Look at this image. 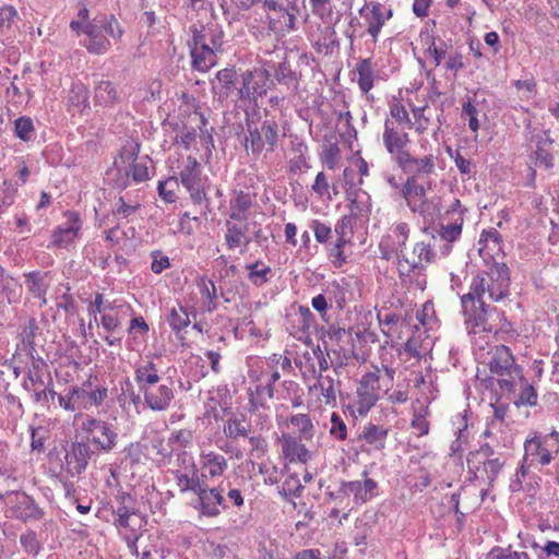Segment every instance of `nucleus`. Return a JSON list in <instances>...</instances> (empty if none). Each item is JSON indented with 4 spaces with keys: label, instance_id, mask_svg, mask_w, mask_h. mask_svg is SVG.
Masks as SVG:
<instances>
[{
    "label": "nucleus",
    "instance_id": "f257e3e1",
    "mask_svg": "<svg viewBox=\"0 0 559 559\" xmlns=\"http://www.w3.org/2000/svg\"><path fill=\"white\" fill-rule=\"evenodd\" d=\"M509 294V277L506 272L491 270L477 273L469 284V290L461 297L464 322L468 333L473 336L476 348L484 350L483 340L488 338L492 332L487 326L488 309L484 297L487 295L492 301H500Z\"/></svg>",
    "mask_w": 559,
    "mask_h": 559
},
{
    "label": "nucleus",
    "instance_id": "f03ea898",
    "mask_svg": "<svg viewBox=\"0 0 559 559\" xmlns=\"http://www.w3.org/2000/svg\"><path fill=\"white\" fill-rule=\"evenodd\" d=\"M490 358L487 362L490 374L497 380L502 393L514 391L518 380L523 381L522 369L515 364L512 352L504 345L495 346L488 352Z\"/></svg>",
    "mask_w": 559,
    "mask_h": 559
},
{
    "label": "nucleus",
    "instance_id": "7ed1b4c3",
    "mask_svg": "<svg viewBox=\"0 0 559 559\" xmlns=\"http://www.w3.org/2000/svg\"><path fill=\"white\" fill-rule=\"evenodd\" d=\"M557 454H559V432L556 430L547 435L533 432L524 441L523 461L528 466L535 464L546 466Z\"/></svg>",
    "mask_w": 559,
    "mask_h": 559
},
{
    "label": "nucleus",
    "instance_id": "20e7f679",
    "mask_svg": "<svg viewBox=\"0 0 559 559\" xmlns=\"http://www.w3.org/2000/svg\"><path fill=\"white\" fill-rule=\"evenodd\" d=\"M70 28L78 35L80 33L86 35L82 45L92 53H105L111 46L109 38L103 35L102 25L97 19L90 20V12L85 7L81 8L76 17L71 21Z\"/></svg>",
    "mask_w": 559,
    "mask_h": 559
},
{
    "label": "nucleus",
    "instance_id": "39448f33",
    "mask_svg": "<svg viewBox=\"0 0 559 559\" xmlns=\"http://www.w3.org/2000/svg\"><path fill=\"white\" fill-rule=\"evenodd\" d=\"M403 198L407 206L414 213L419 214L425 221H433L439 214L438 198H428L423 185L409 177L402 188Z\"/></svg>",
    "mask_w": 559,
    "mask_h": 559
},
{
    "label": "nucleus",
    "instance_id": "423d86ee",
    "mask_svg": "<svg viewBox=\"0 0 559 559\" xmlns=\"http://www.w3.org/2000/svg\"><path fill=\"white\" fill-rule=\"evenodd\" d=\"M81 429L86 435V442L99 452L109 453L117 445L118 433L112 425L105 420L86 416Z\"/></svg>",
    "mask_w": 559,
    "mask_h": 559
},
{
    "label": "nucleus",
    "instance_id": "0eeeda50",
    "mask_svg": "<svg viewBox=\"0 0 559 559\" xmlns=\"http://www.w3.org/2000/svg\"><path fill=\"white\" fill-rule=\"evenodd\" d=\"M140 147L138 143L126 144L119 156L115 159L114 166L118 173H123L132 178L134 182H143L148 179V168L146 163L136 162Z\"/></svg>",
    "mask_w": 559,
    "mask_h": 559
},
{
    "label": "nucleus",
    "instance_id": "6e6552de",
    "mask_svg": "<svg viewBox=\"0 0 559 559\" xmlns=\"http://www.w3.org/2000/svg\"><path fill=\"white\" fill-rule=\"evenodd\" d=\"M435 259V252L430 243L418 241L412 250H403L399 259V271L402 275L411 272H420Z\"/></svg>",
    "mask_w": 559,
    "mask_h": 559
},
{
    "label": "nucleus",
    "instance_id": "1a4fd4ad",
    "mask_svg": "<svg viewBox=\"0 0 559 559\" xmlns=\"http://www.w3.org/2000/svg\"><path fill=\"white\" fill-rule=\"evenodd\" d=\"M381 370L365 374L357 388L356 411L360 416L366 415L380 397Z\"/></svg>",
    "mask_w": 559,
    "mask_h": 559
},
{
    "label": "nucleus",
    "instance_id": "9d476101",
    "mask_svg": "<svg viewBox=\"0 0 559 559\" xmlns=\"http://www.w3.org/2000/svg\"><path fill=\"white\" fill-rule=\"evenodd\" d=\"M242 85L238 90V97L242 100L254 102L266 94L270 83V73L265 69L246 71L242 75Z\"/></svg>",
    "mask_w": 559,
    "mask_h": 559
},
{
    "label": "nucleus",
    "instance_id": "9b49d317",
    "mask_svg": "<svg viewBox=\"0 0 559 559\" xmlns=\"http://www.w3.org/2000/svg\"><path fill=\"white\" fill-rule=\"evenodd\" d=\"M223 491L221 487L210 488L207 483H203L193 492L197 496L193 501L194 509L203 516H217L224 502Z\"/></svg>",
    "mask_w": 559,
    "mask_h": 559
},
{
    "label": "nucleus",
    "instance_id": "f8f14e48",
    "mask_svg": "<svg viewBox=\"0 0 559 559\" xmlns=\"http://www.w3.org/2000/svg\"><path fill=\"white\" fill-rule=\"evenodd\" d=\"M180 464L171 473L180 492H194L203 481L192 456L182 454L178 457Z\"/></svg>",
    "mask_w": 559,
    "mask_h": 559
},
{
    "label": "nucleus",
    "instance_id": "ddd939ff",
    "mask_svg": "<svg viewBox=\"0 0 559 559\" xmlns=\"http://www.w3.org/2000/svg\"><path fill=\"white\" fill-rule=\"evenodd\" d=\"M198 466L202 481L209 483L224 475L228 468V462L223 454L201 448Z\"/></svg>",
    "mask_w": 559,
    "mask_h": 559
},
{
    "label": "nucleus",
    "instance_id": "4468645a",
    "mask_svg": "<svg viewBox=\"0 0 559 559\" xmlns=\"http://www.w3.org/2000/svg\"><path fill=\"white\" fill-rule=\"evenodd\" d=\"M531 143L535 145V150L530 154V169L535 174L534 167H543L550 169L554 166V156L549 152V147L554 141L548 131H540L533 134Z\"/></svg>",
    "mask_w": 559,
    "mask_h": 559
},
{
    "label": "nucleus",
    "instance_id": "2eb2a0df",
    "mask_svg": "<svg viewBox=\"0 0 559 559\" xmlns=\"http://www.w3.org/2000/svg\"><path fill=\"white\" fill-rule=\"evenodd\" d=\"M92 454V448L87 442H72L64 456L66 471L71 476L80 475L86 469Z\"/></svg>",
    "mask_w": 559,
    "mask_h": 559
},
{
    "label": "nucleus",
    "instance_id": "dca6fc26",
    "mask_svg": "<svg viewBox=\"0 0 559 559\" xmlns=\"http://www.w3.org/2000/svg\"><path fill=\"white\" fill-rule=\"evenodd\" d=\"M201 168L195 157L188 156L180 171V181L190 192V197L194 202L200 203L205 193L201 186Z\"/></svg>",
    "mask_w": 559,
    "mask_h": 559
},
{
    "label": "nucleus",
    "instance_id": "f3484780",
    "mask_svg": "<svg viewBox=\"0 0 559 559\" xmlns=\"http://www.w3.org/2000/svg\"><path fill=\"white\" fill-rule=\"evenodd\" d=\"M382 139L384 147L389 154L394 156L395 162L399 156L408 152L406 146L411 142V139L408 133L403 130L402 126H394L392 122H384Z\"/></svg>",
    "mask_w": 559,
    "mask_h": 559
},
{
    "label": "nucleus",
    "instance_id": "a211bd4d",
    "mask_svg": "<svg viewBox=\"0 0 559 559\" xmlns=\"http://www.w3.org/2000/svg\"><path fill=\"white\" fill-rule=\"evenodd\" d=\"M67 222L59 225L52 234V245L59 248H67L79 237L82 223L76 213H69Z\"/></svg>",
    "mask_w": 559,
    "mask_h": 559
},
{
    "label": "nucleus",
    "instance_id": "6ab92c4d",
    "mask_svg": "<svg viewBox=\"0 0 559 559\" xmlns=\"http://www.w3.org/2000/svg\"><path fill=\"white\" fill-rule=\"evenodd\" d=\"M74 393L78 412L86 411L92 406H99L108 396L107 388L102 385L93 386L91 383L74 386Z\"/></svg>",
    "mask_w": 559,
    "mask_h": 559
},
{
    "label": "nucleus",
    "instance_id": "aec40b11",
    "mask_svg": "<svg viewBox=\"0 0 559 559\" xmlns=\"http://www.w3.org/2000/svg\"><path fill=\"white\" fill-rule=\"evenodd\" d=\"M367 23V32L377 41L378 35L385 22L392 16L391 10H386L381 3H371L360 10Z\"/></svg>",
    "mask_w": 559,
    "mask_h": 559
},
{
    "label": "nucleus",
    "instance_id": "412c9836",
    "mask_svg": "<svg viewBox=\"0 0 559 559\" xmlns=\"http://www.w3.org/2000/svg\"><path fill=\"white\" fill-rule=\"evenodd\" d=\"M396 164L406 174L415 176L430 175L435 171V157L427 155L420 158L414 157L409 152L397 157Z\"/></svg>",
    "mask_w": 559,
    "mask_h": 559
},
{
    "label": "nucleus",
    "instance_id": "4be33fe9",
    "mask_svg": "<svg viewBox=\"0 0 559 559\" xmlns=\"http://www.w3.org/2000/svg\"><path fill=\"white\" fill-rule=\"evenodd\" d=\"M144 402L148 408L155 412L166 411L174 400V390L167 384H156L143 392Z\"/></svg>",
    "mask_w": 559,
    "mask_h": 559
},
{
    "label": "nucleus",
    "instance_id": "5701e85b",
    "mask_svg": "<svg viewBox=\"0 0 559 559\" xmlns=\"http://www.w3.org/2000/svg\"><path fill=\"white\" fill-rule=\"evenodd\" d=\"M409 236V226L404 222L396 223L391 231L381 242L380 248L384 250V254L402 252Z\"/></svg>",
    "mask_w": 559,
    "mask_h": 559
},
{
    "label": "nucleus",
    "instance_id": "b1692460",
    "mask_svg": "<svg viewBox=\"0 0 559 559\" xmlns=\"http://www.w3.org/2000/svg\"><path fill=\"white\" fill-rule=\"evenodd\" d=\"M338 391V381L330 374L320 373L317 382L310 386V392L318 395L320 403L325 405L336 404V394Z\"/></svg>",
    "mask_w": 559,
    "mask_h": 559
},
{
    "label": "nucleus",
    "instance_id": "393cba45",
    "mask_svg": "<svg viewBox=\"0 0 559 559\" xmlns=\"http://www.w3.org/2000/svg\"><path fill=\"white\" fill-rule=\"evenodd\" d=\"M377 483L371 478L344 483L342 491L352 495L356 503L362 504L376 496Z\"/></svg>",
    "mask_w": 559,
    "mask_h": 559
},
{
    "label": "nucleus",
    "instance_id": "a878e982",
    "mask_svg": "<svg viewBox=\"0 0 559 559\" xmlns=\"http://www.w3.org/2000/svg\"><path fill=\"white\" fill-rule=\"evenodd\" d=\"M190 32L192 34V37L188 41L189 48L210 45H213L214 47L222 46L223 33L214 26L205 27L203 25H200L198 27L193 25L192 27H190Z\"/></svg>",
    "mask_w": 559,
    "mask_h": 559
},
{
    "label": "nucleus",
    "instance_id": "bb28decb",
    "mask_svg": "<svg viewBox=\"0 0 559 559\" xmlns=\"http://www.w3.org/2000/svg\"><path fill=\"white\" fill-rule=\"evenodd\" d=\"M25 286L34 298L39 300V307L47 305L46 295L50 286L48 273L31 272L25 275Z\"/></svg>",
    "mask_w": 559,
    "mask_h": 559
},
{
    "label": "nucleus",
    "instance_id": "cd10ccee",
    "mask_svg": "<svg viewBox=\"0 0 559 559\" xmlns=\"http://www.w3.org/2000/svg\"><path fill=\"white\" fill-rule=\"evenodd\" d=\"M253 383L248 388V409L259 411L260 408H270L267 402L274 396L273 388H269L255 377H251Z\"/></svg>",
    "mask_w": 559,
    "mask_h": 559
},
{
    "label": "nucleus",
    "instance_id": "c85d7f7f",
    "mask_svg": "<svg viewBox=\"0 0 559 559\" xmlns=\"http://www.w3.org/2000/svg\"><path fill=\"white\" fill-rule=\"evenodd\" d=\"M282 451L289 462L306 463L310 459V452L296 437L284 433L281 438Z\"/></svg>",
    "mask_w": 559,
    "mask_h": 559
},
{
    "label": "nucleus",
    "instance_id": "c756f323",
    "mask_svg": "<svg viewBox=\"0 0 559 559\" xmlns=\"http://www.w3.org/2000/svg\"><path fill=\"white\" fill-rule=\"evenodd\" d=\"M22 292V285L0 269V308L5 304L19 302Z\"/></svg>",
    "mask_w": 559,
    "mask_h": 559
},
{
    "label": "nucleus",
    "instance_id": "7c9ffc66",
    "mask_svg": "<svg viewBox=\"0 0 559 559\" xmlns=\"http://www.w3.org/2000/svg\"><path fill=\"white\" fill-rule=\"evenodd\" d=\"M219 49L221 47H214L213 45L190 48L192 67L198 71H209L217 63L216 51Z\"/></svg>",
    "mask_w": 559,
    "mask_h": 559
},
{
    "label": "nucleus",
    "instance_id": "2f4dec72",
    "mask_svg": "<svg viewBox=\"0 0 559 559\" xmlns=\"http://www.w3.org/2000/svg\"><path fill=\"white\" fill-rule=\"evenodd\" d=\"M354 81L357 82L360 91L367 96L368 99L372 98L369 92L374 85V70L370 59L360 60L354 70Z\"/></svg>",
    "mask_w": 559,
    "mask_h": 559
},
{
    "label": "nucleus",
    "instance_id": "473e14b6",
    "mask_svg": "<svg viewBox=\"0 0 559 559\" xmlns=\"http://www.w3.org/2000/svg\"><path fill=\"white\" fill-rule=\"evenodd\" d=\"M134 380L142 393L158 384L160 378L156 365L152 360L136 365Z\"/></svg>",
    "mask_w": 559,
    "mask_h": 559
},
{
    "label": "nucleus",
    "instance_id": "72a5a7b5",
    "mask_svg": "<svg viewBox=\"0 0 559 559\" xmlns=\"http://www.w3.org/2000/svg\"><path fill=\"white\" fill-rule=\"evenodd\" d=\"M388 435V428L369 423L364 427L359 439L373 450H382L385 447Z\"/></svg>",
    "mask_w": 559,
    "mask_h": 559
},
{
    "label": "nucleus",
    "instance_id": "f704fd0d",
    "mask_svg": "<svg viewBox=\"0 0 559 559\" xmlns=\"http://www.w3.org/2000/svg\"><path fill=\"white\" fill-rule=\"evenodd\" d=\"M225 243L229 250L240 246H247L250 238L247 236L248 226L231 221H226Z\"/></svg>",
    "mask_w": 559,
    "mask_h": 559
},
{
    "label": "nucleus",
    "instance_id": "c9c22d12",
    "mask_svg": "<svg viewBox=\"0 0 559 559\" xmlns=\"http://www.w3.org/2000/svg\"><path fill=\"white\" fill-rule=\"evenodd\" d=\"M94 100L100 106H112L119 100V94L110 81H100L95 86Z\"/></svg>",
    "mask_w": 559,
    "mask_h": 559
},
{
    "label": "nucleus",
    "instance_id": "e433bc0d",
    "mask_svg": "<svg viewBox=\"0 0 559 559\" xmlns=\"http://www.w3.org/2000/svg\"><path fill=\"white\" fill-rule=\"evenodd\" d=\"M88 105V90L82 83H74L68 95L69 109L83 112Z\"/></svg>",
    "mask_w": 559,
    "mask_h": 559
},
{
    "label": "nucleus",
    "instance_id": "4c0bfd02",
    "mask_svg": "<svg viewBox=\"0 0 559 559\" xmlns=\"http://www.w3.org/2000/svg\"><path fill=\"white\" fill-rule=\"evenodd\" d=\"M141 207V200L138 195L131 198L129 193L119 197L115 203L114 213L120 218H130Z\"/></svg>",
    "mask_w": 559,
    "mask_h": 559
},
{
    "label": "nucleus",
    "instance_id": "58836bf2",
    "mask_svg": "<svg viewBox=\"0 0 559 559\" xmlns=\"http://www.w3.org/2000/svg\"><path fill=\"white\" fill-rule=\"evenodd\" d=\"M250 413L249 431L253 433H262L267 431L272 424L269 408H260L259 411L248 409Z\"/></svg>",
    "mask_w": 559,
    "mask_h": 559
},
{
    "label": "nucleus",
    "instance_id": "ea45409f",
    "mask_svg": "<svg viewBox=\"0 0 559 559\" xmlns=\"http://www.w3.org/2000/svg\"><path fill=\"white\" fill-rule=\"evenodd\" d=\"M452 219V222L447 224L441 223L440 228L438 229L440 239L447 241L448 243H451L460 238L462 233V225L464 222L461 213L457 215V217Z\"/></svg>",
    "mask_w": 559,
    "mask_h": 559
},
{
    "label": "nucleus",
    "instance_id": "a19ab883",
    "mask_svg": "<svg viewBox=\"0 0 559 559\" xmlns=\"http://www.w3.org/2000/svg\"><path fill=\"white\" fill-rule=\"evenodd\" d=\"M390 117L384 122H392L394 126H408L411 128L409 114L402 102L394 98L389 104Z\"/></svg>",
    "mask_w": 559,
    "mask_h": 559
},
{
    "label": "nucleus",
    "instance_id": "79ce46f5",
    "mask_svg": "<svg viewBox=\"0 0 559 559\" xmlns=\"http://www.w3.org/2000/svg\"><path fill=\"white\" fill-rule=\"evenodd\" d=\"M190 322L189 313L183 306L178 305L170 310L168 323L175 332L186 329Z\"/></svg>",
    "mask_w": 559,
    "mask_h": 559
},
{
    "label": "nucleus",
    "instance_id": "37998d69",
    "mask_svg": "<svg viewBox=\"0 0 559 559\" xmlns=\"http://www.w3.org/2000/svg\"><path fill=\"white\" fill-rule=\"evenodd\" d=\"M96 19L102 25L103 32H105L108 37L115 40H119L121 38L123 29L114 15H102Z\"/></svg>",
    "mask_w": 559,
    "mask_h": 559
},
{
    "label": "nucleus",
    "instance_id": "c03bdc74",
    "mask_svg": "<svg viewBox=\"0 0 559 559\" xmlns=\"http://www.w3.org/2000/svg\"><path fill=\"white\" fill-rule=\"evenodd\" d=\"M428 108L427 104L412 107L414 122L411 123V127H413L417 133H424L430 126V117L426 114Z\"/></svg>",
    "mask_w": 559,
    "mask_h": 559
},
{
    "label": "nucleus",
    "instance_id": "a18cd8bd",
    "mask_svg": "<svg viewBox=\"0 0 559 559\" xmlns=\"http://www.w3.org/2000/svg\"><path fill=\"white\" fill-rule=\"evenodd\" d=\"M290 424L297 428L300 439L309 440L313 436V425L306 414H297L290 417Z\"/></svg>",
    "mask_w": 559,
    "mask_h": 559
},
{
    "label": "nucleus",
    "instance_id": "49530a36",
    "mask_svg": "<svg viewBox=\"0 0 559 559\" xmlns=\"http://www.w3.org/2000/svg\"><path fill=\"white\" fill-rule=\"evenodd\" d=\"M249 271L248 277L257 286H261L267 282V275L271 273V269L264 265L262 262H255L247 265Z\"/></svg>",
    "mask_w": 559,
    "mask_h": 559
},
{
    "label": "nucleus",
    "instance_id": "de8ad7c7",
    "mask_svg": "<svg viewBox=\"0 0 559 559\" xmlns=\"http://www.w3.org/2000/svg\"><path fill=\"white\" fill-rule=\"evenodd\" d=\"M200 294L207 300V310L213 311L216 309V288L211 280L205 277L201 278L198 283Z\"/></svg>",
    "mask_w": 559,
    "mask_h": 559
},
{
    "label": "nucleus",
    "instance_id": "09e8293b",
    "mask_svg": "<svg viewBox=\"0 0 559 559\" xmlns=\"http://www.w3.org/2000/svg\"><path fill=\"white\" fill-rule=\"evenodd\" d=\"M216 79L221 87L225 91L221 96L228 97L229 92L234 90L237 74L234 69H223L217 72Z\"/></svg>",
    "mask_w": 559,
    "mask_h": 559
},
{
    "label": "nucleus",
    "instance_id": "8fccbe9b",
    "mask_svg": "<svg viewBox=\"0 0 559 559\" xmlns=\"http://www.w3.org/2000/svg\"><path fill=\"white\" fill-rule=\"evenodd\" d=\"M178 186V179L175 177H170L165 181H160L158 185L159 197L166 202H175L177 199L176 190Z\"/></svg>",
    "mask_w": 559,
    "mask_h": 559
},
{
    "label": "nucleus",
    "instance_id": "3c124183",
    "mask_svg": "<svg viewBox=\"0 0 559 559\" xmlns=\"http://www.w3.org/2000/svg\"><path fill=\"white\" fill-rule=\"evenodd\" d=\"M224 433L226 437L236 439L238 437H247L249 428H246L238 418H229L224 425Z\"/></svg>",
    "mask_w": 559,
    "mask_h": 559
},
{
    "label": "nucleus",
    "instance_id": "603ef678",
    "mask_svg": "<svg viewBox=\"0 0 559 559\" xmlns=\"http://www.w3.org/2000/svg\"><path fill=\"white\" fill-rule=\"evenodd\" d=\"M302 489H304V486L301 485L298 476L297 475H288L282 485L281 492L284 496L299 497Z\"/></svg>",
    "mask_w": 559,
    "mask_h": 559
},
{
    "label": "nucleus",
    "instance_id": "864d4df0",
    "mask_svg": "<svg viewBox=\"0 0 559 559\" xmlns=\"http://www.w3.org/2000/svg\"><path fill=\"white\" fill-rule=\"evenodd\" d=\"M261 134L264 145L267 144L270 150L273 151L277 144V126L275 122L265 121L261 127Z\"/></svg>",
    "mask_w": 559,
    "mask_h": 559
},
{
    "label": "nucleus",
    "instance_id": "5fc2aeb1",
    "mask_svg": "<svg viewBox=\"0 0 559 559\" xmlns=\"http://www.w3.org/2000/svg\"><path fill=\"white\" fill-rule=\"evenodd\" d=\"M489 559H531L524 551H513L511 548L496 547L488 555Z\"/></svg>",
    "mask_w": 559,
    "mask_h": 559
},
{
    "label": "nucleus",
    "instance_id": "6e6d98bb",
    "mask_svg": "<svg viewBox=\"0 0 559 559\" xmlns=\"http://www.w3.org/2000/svg\"><path fill=\"white\" fill-rule=\"evenodd\" d=\"M329 432L337 440H345L347 437V428L341 416L336 413L331 415V426Z\"/></svg>",
    "mask_w": 559,
    "mask_h": 559
},
{
    "label": "nucleus",
    "instance_id": "4d7b16f0",
    "mask_svg": "<svg viewBox=\"0 0 559 559\" xmlns=\"http://www.w3.org/2000/svg\"><path fill=\"white\" fill-rule=\"evenodd\" d=\"M58 400L59 406L67 412H78V404L74 393V386H71L66 393L55 396Z\"/></svg>",
    "mask_w": 559,
    "mask_h": 559
},
{
    "label": "nucleus",
    "instance_id": "13d9d810",
    "mask_svg": "<svg viewBox=\"0 0 559 559\" xmlns=\"http://www.w3.org/2000/svg\"><path fill=\"white\" fill-rule=\"evenodd\" d=\"M20 542L24 550L29 555L36 556L40 551L41 547L34 532H26L22 534Z\"/></svg>",
    "mask_w": 559,
    "mask_h": 559
},
{
    "label": "nucleus",
    "instance_id": "bf43d9fd",
    "mask_svg": "<svg viewBox=\"0 0 559 559\" xmlns=\"http://www.w3.org/2000/svg\"><path fill=\"white\" fill-rule=\"evenodd\" d=\"M16 15V10L11 5L0 8V35L11 28Z\"/></svg>",
    "mask_w": 559,
    "mask_h": 559
},
{
    "label": "nucleus",
    "instance_id": "052dcab7",
    "mask_svg": "<svg viewBox=\"0 0 559 559\" xmlns=\"http://www.w3.org/2000/svg\"><path fill=\"white\" fill-rule=\"evenodd\" d=\"M503 464L504 463L500 461L499 457L486 459L485 461H483L481 471L485 473L489 481H493L497 478L498 474L500 473Z\"/></svg>",
    "mask_w": 559,
    "mask_h": 559
},
{
    "label": "nucleus",
    "instance_id": "680f3d73",
    "mask_svg": "<svg viewBox=\"0 0 559 559\" xmlns=\"http://www.w3.org/2000/svg\"><path fill=\"white\" fill-rule=\"evenodd\" d=\"M34 131L33 122L29 118L21 117L15 120V133L23 141H29Z\"/></svg>",
    "mask_w": 559,
    "mask_h": 559
},
{
    "label": "nucleus",
    "instance_id": "e2e57ef3",
    "mask_svg": "<svg viewBox=\"0 0 559 559\" xmlns=\"http://www.w3.org/2000/svg\"><path fill=\"white\" fill-rule=\"evenodd\" d=\"M20 503L24 506L23 511L19 514L21 519H40L43 516V511L28 497H24Z\"/></svg>",
    "mask_w": 559,
    "mask_h": 559
},
{
    "label": "nucleus",
    "instance_id": "0e129e2a",
    "mask_svg": "<svg viewBox=\"0 0 559 559\" xmlns=\"http://www.w3.org/2000/svg\"><path fill=\"white\" fill-rule=\"evenodd\" d=\"M114 309V305L108 300H104L102 294H96L95 299L90 304L88 311L94 317V321H97V313H100L104 310Z\"/></svg>",
    "mask_w": 559,
    "mask_h": 559
},
{
    "label": "nucleus",
    "instance_id": "69168bd1",
    "mask_svg": "<svg viewBox=\"0 0 559 559\" xmlns=\"http://www.w3.org/2000/svg\"><path fill=\"white\" fill-rule=\"evenodd\" d=\"M170 266L169 258L164 255L160 251L152 252L151 270L155 274H160L163 271Z\"/></svg>",
    "mask_w": 559,
    "mask_h": 559
},
{
    "label": "nucleus",
    "instance_id": "338daca9",
    "mask_svg": "<svg viewBox=\"0 0 559 559\" xmlns=\"http://www.w3.org/2000/svg\"><path fill=\"white\" fill-rule=\"evenodd\" d=\"M462 111H463V115L468 117L469 129L473 132H476L479 129V122L477 119V115H478L477 108L471 102H467L463 105Z\"/></svg>",
    "mask_w": 559,
    "mask_h": 559
},
{
    "label": "nucleus",
    "instance_id": "774afa93",
    "mask_svg": "<svg viewBox=\"0 0 559 559\" xmlns=\"http://www.w3.org/2000/svg\"><path fill=\"white\" fill-rule=\"evenodd\" d=\"M312 230L314 233L316 240L320 243H325L332 234L331 227L319 221L313 222Z\"/></svg>",
    "mask_w": 559,
    "mask_h": 559
}]
</instances>
